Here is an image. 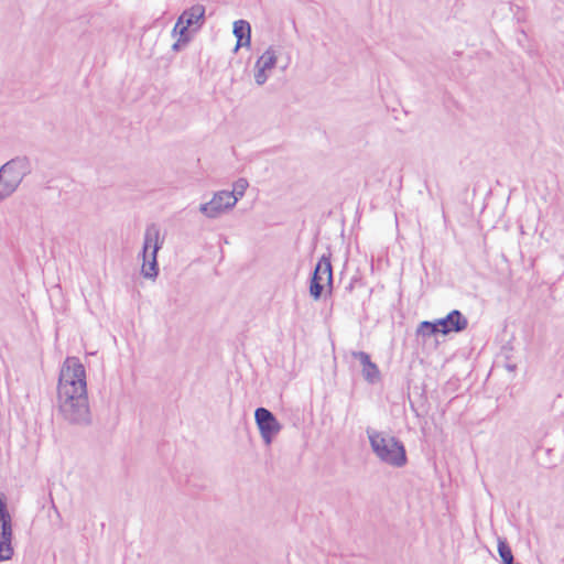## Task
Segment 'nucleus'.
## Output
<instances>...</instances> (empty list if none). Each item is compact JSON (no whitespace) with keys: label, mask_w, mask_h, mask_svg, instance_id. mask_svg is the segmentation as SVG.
Returning <instances> with one entry per match:
<instances>
[{"label":"nucleus","mask_w":564,"mask_h":564,"mask_svg":"<svg viewBox=\"0 0 564 564\" xmlns=\"http://www.w3.org/2000/svg\"><path fill=\"white\" fill-rule=\"evenodd\" d=\"M436 333H440L437 322H421L417 326L416 334L422 337H430Z\"/></svg>","instance_id":"obj_15"},{"label":"nucleus","mask_w":564,"mask_h":564,"mask_svg":"<svg viewBox=\"0 0 564 564\" xmlns=\"http://www.w3.org/2000/svg\"><path fill=\"white\" fill-rule=\"evenodd\" d=\"M206 9L203 4H194L183 11L178 17L172 35H181L182 40H191V29L193 32L198 31L205 23Z\"/></svg>","instance_id":"obj_6"},{"label":"nucleus","mask_w":564,"mask_h":564,"mask_svg":"<svg viewBox=\"0 0 564 564\" xmlns=\"http://www.w3.org/2000/svg\"><path fill=\"white\" fill-rule=\"evenodd\" d=\"M234 35L237 37L235 52L240 47H249L251 44V26L245 20L234 22Z\"/></svg>","instance_id":"obj_14"},{"label":"nucleus","mask_w":564,"mask_h":564,"mask_svg":"<svg viewBox=\"0 0 564 564\" xmlns=\"http://www.w3.org/2000/svg\"><path fill=\"white\" fill-rule=\"evenodd\" d=\"M289 62H290V57H288V61H286L285 65L282 67L283 69L288 68Z\"/></svg>","instance_id":"obj_20"},{"label":"nucleus","mask_w":564,"mask_h":564,"mask_svg":"<svg viewBox=\"0 0 564 564\" xmlns=\"http://www.w3.org/2000/svg\"><path fill=\"white\" fill-rule=\"evenodd\" d=\"M248 186L249 183L246 178H239L234 183L232 191L229 192V194H231L234 198H237L238 202L241 197H243Z\"/></svg>","instance_id":"obj_17"},{"label":"nucleus","mask_w":564,"mask_h":564,"mask_svg":"<svg viewBox=\"0 0 564 564\" xmlns=\"http://www.w3.org/2000/svg\"><path fill=\"white\" fill-rule=\"evenodd\" d=\"M440 333L447 335L452 332L460 333L468 326V319L458 310H453L444 318L436 319Z\"/></svg>","instance_id":"obj_11"},{"label":"nucleus","mask_w":564,"mask_h":564,"mask_svg":"<svg viewBox=\"0 0 564 564\" xmlns=\"http://www.w3.org/2000/svg\"><path fill=\"white\" fill-rule=\"evenodd\" d=\"M191 40H182L178 35V40L173 44V51H178L182 46L186 45Z\"/></svg>","instance_id":"obj_19"},{"label":"nucleus","mask_w":564,"mask_h":564,"mask_svg":"<svg viewBox=\"0 0 564 564\" xmlns=\"http://www.w3.org/2000/svg\"><path fill=\"white\" fill-rule=\"evenodd\" d=\"M254 420L263 442L265 445H270L273 438L282 430L281 423L276 420L272 412L265 408H258L256 410Z\"/></svg>","instance_id":"obj_10"},{"label":"nucleus","mask_w":564,"mask_h":564,"mask_svg":"<svg viewBox=\"0 0 564 564\" xmlns=\"http://www.w3.org/2000/svg\"><path fill=\"white\" fill-rule=\"evenodd\" d=\"M12 520L0 521V562L12 558Z\"/></svg>","instance_id":"obj_12"},{"label":"nucleus","mask_w":564,"mask_h":564,"mask_svg":"<svg viewBox=\"0 0 564 564\" xmlns=\"http://www.w3.org/2000/svg\"><path fill=\"white\" fill-rule=\"evenodd\" d=\"M367 436L373 454L381 463L395 468L405 466L408 462L406 452L400 440L373 429L367 430Z\"/></svg>","instance_id":"obj_1"},{"label":"nucleus","mask_w":564,"mask_h":564,"mask_svg":"<svg viewBox=\"0 0 564 564\" xmlns=\"http://www.w3.org/2000/svg\"><path fill=\"white\" fill-rule=\"evenodd\" d=\"M56 406L59 416L68 425L87 427L93 423L88 392L56 395Z\"/></svg>","instance_id":"obj_2"},{"label":"nucleus","mask_w":564,"mask_h":564,"mask_svg":"<svg viewBox=\"0 0 564 564\" xmlns=\"http://www.w3.org/2000/svg\"><path fill=\"white\" fill-rule=\"evenodd\" d=\"M85 366L77 357H67L59 369L57 394L87 393Z\"/></svg>","instance_id":"obj_3"},{"label":"nucleus","mask_w":564,"mask_h":564,"mask_svg":"<svg viewBox=\"0 0 564 564\" xmlns=\"http://www.w3.org/2000/svg\"><path fill=\"white\" fill-rule=\"evenodd\" d=\"M11 519V516L7 509L4 500L0 497V521Z\"/></svg>","instance_id":"obj_18"},{"label":"nucleus","mask_w":564,"mask_h":564,"mask_svg":"<svg viewBox=\"0 0 564 564\" xmlns=\"http://www.w3.org/2000/svg\"><path fill=\"white\" fill-rule=\"evenodd\" d=\"M514 368H516V366H508V369H509L510 371H513V370H514Z\"/></svg>","instance_id":"obj_21"},{"label":"nucleus","mask_w":564,"mask_h":564,"mask_svg":"<svg viewBox=\"0 0 564 564\" xmlns=\"http://www.w3.org/2000/svg\"><path fill=\"white\" fill-rule=\"evenodd\" d=\"M498 553H499L503 564H512L513 563L512 551L505 539H501V538L498 539Z\"/></svg>","instance_id":"obj_16"},{"label":"nucleus","mask_w":564,"mask_h":564,"mask_svg":"<svg viewBox=\"0 0 564 564\" xmlns=\"http://www.w3.org/2000/svg\"><path fill=\"white\" fill-rule=\"evenodd\" d=\"M236 204L237 198H234L229 191H219L209 202L200 204L199 212L207 218L215 219L232 209Z\"/></svg>","instance_id":"obj_9"},{"label":"nucleus","mask_w":564,"mask_h":564,"mask_svg":"<svg viewBox=\"0 0 564 564\" xmlns=\"http://www.w3.org/2000/svg\"><path fill=\"white\" fill-rule=\"evenodd\" d=\"M352 357L362 365V376L369 383H375L380 378V371L376 364L370 360V356L365 351H352Z\"/></svg>","instance_id":"obj_13"},{"label":"nucleus","mask_w":564,"mask_h":564,"mask_svg":"<svg viewBox=\"0 0 564 564\" xmlns=\"http://www.w3.org/2000/svg\"><path fill=\"white\" fill-rule=\"evenodd\" d=\"M160 234V227L156 224L148 225L144 231L141 273L147 279H155L159 273L156 256L163 243Z\"/></svg>","instance_id":"obj_5"},{"label":"nucleus","mask_w":564,"mask_h":564,"mask_svg":"<svg viewBox=\"0 0 564 564\" xmlns=\"http://www.w3.org/2000/svg\"><path fill=\"white\" fill-rule=\"evenodd\" d=\"M32 171L31 161L25 155H18L0 167V193L9 198Z\"/></svg>","instance_id":"obj_4"},{"label":"nucleus","mask_w":564,"mask_h":564,"mask_svg":"<svg viewBox=\"0 0 564 564\" xmlns=\"http://www.w3.org/2000/svg\"><path fill=\"white\" fill-rule=\"evenodd\" d=\"M333 269L330 263V254H323L315 265L310 283V294L317 301L323 293L325 286L332 289Z\"/></svg>","instance_id":"obj_7"},{"label":"nucleus","mask_w":564,"mask_h":564,"mask_svg":"<svg viewBox=\"0 0 564 564\" xmlns=\"http://www.w3.org/2000/svg\"><path fill=\"white\" fill-rule=\"evenodd\" d=\"M282 47L279 45H270L268 48L259 56L254 64V82L258 86H263L270 73L276 66L279 56L281 55Z\"/></svg>","instance_id":"obj_8"}]
</instances>
